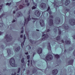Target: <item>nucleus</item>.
<instances>
[{
  "instance_id": "f257e3e1",
  "label": "nucleus",
  "mask_w": 75,
  "mask_h": 75,
  "mask_svg": "<svg viewBox=\"0 0 75 75\" xmlns=\"http://www.w3.org/2000/svg\"><path fill=\"white\" fill-rule=\"evenodd\" d=\"M48 13L50 15V17L49 18V25L50 26H52L54 28V31L56 33H57V29L59 31V35L61 34V30L59 29V27H57L55 26H54V25H53V20H52V19L53 18V16H51V11H50L48 12Z\"/></svg>"
},
{
  "instance_id": "f03ea898",
  "label": "nucleus",
  "mask_w": 75,
  "mask_h": 75,
  "mask_svg": "<svg viewBox=\"0 0 75 75\" xmlns=\"http://www.w3.org/2000/svg\"><path fill=\"white\" fill-rule=\"evenodd\" d=\"M28 15H29L28 17V19H27L26 18H25V22L24 23V24L23 25H24V26H25V25H27V24H28V21L31 20V18H30V15L31 14V10H29L28 11Z\"/></svg>"
},
{
  "instance_id": "7ed1b4c3",
  "label": "nucleus",
  "mask_w": 75,
  "mask_h": 75,
  "mask_svg": "<svg viewBox=\"0 0 75 75\" xmlns=\"http://www.w3.org/2000/svg\"><path fill=\"white\" fill-rule=\"evenodd\" d=\"M9 63L10 65L13 67H16L17 65H16L15 63V60L13 58H11L9 61Z\"/></svg>"
},
{
  "instance_id": "20e7f679",
  "label": "nucleus",
  "mask_w": 75,
  "mask_h": 75,
  "mask_svg": "<svg viewBox=\"0 0 75 75\" xmlns=\"http://www.w3.org/2000/svg\"><path fill=\"white\" fill-rule=\"evenodd\" d=\"M53 58V57H52V55L51 54H50L47 56L46 57L45 60L47 63V64H48L47 61H51Z\"/></svg>"
},
{
  "instance_id": "39448f33",
  "label": "nucleus",
  "mask_w": 75,
  "mask_h": 75,
  "mask_svg": "<svg viewBox=\"0 0 75 75\" xmlns=\"http://www.w3.org/2000/svg\"><path fill=\"white\" fill-rule=\"evenodd\" d=\"M8 35H6L5 37L4 38L5 39H6V41L7 42H9V41H11L12 40L13 38H12V37H11L10 35H9V37Z\"/></svg>"
},
{
  "instance_id": "423d86ee",
  "label": "nucleus",
  "mask_w": 75,
  "mask_h": 75,
  "mask_svg": "<svg viewBox=\"0 0 75 75\" xmlns=\"http://www.w3.org/2000/svg\"><path fill=\"white\" fill-rule=\"evenodd\" d=\"M39 70L41 71L42 72H45V70H44L43 71V70H41L40 69H38V70H37L36 69H35L34 70H33V74H34V73H35V74H37L38 73L40 74V75H41V72H37V71H39V72H40V71H39Z\"/></svg>"
},
{
  "instance_id": "0eeeda50",
  "label": "nucleus",
  "mask_w": 75,
  "mask_h": 75,
  "mask_svg": "<svg viewBox=\"0 0 75 75\" xmlns=\"http://www.w3.org/2000/svg\"><path fill=\"white\" fill-rule=\"evenodd\" d=\"M69 23L71 25H75V20L74 19H71L69 21Z\"/></svg>"
},
{
  "instance_id": "6e6552de",
  "label": "nucleus",
  "mask_w": 75,
  "mask_h": 75,
  "mask_svg": "<svg viewBox=\"0 0 75 75\" xmlns=\"http://www.w3.org/2000/svg\"><path fill=\"white\" fill-rule=\"evenodd\" d=\"M38 53L39 54L40 57H42V55L41 54L42 52V49L41 48H39L37 50Z\"/></svg>"
},
{
  "instance_id": "1a4fd4ad",
  "label": "nucleus",
  "mask_w": 75,
  "mask_h": 75,
  "mask_svg": "<svg viewBox=\"0 0 75 75\" xmlns=\"http://www.w3.org/2000/svg\"><path fill=\"white\" fill-rule=\"evenodd\" d=\"M61 19L59 18H56L55 20V24H58L60 23Z\"/></svg>"
},
{
  "instance_id": "9d476101",
  "label": "nucleus",
  "mask_w": 75,
  "mask_h": 75,
  "mask_svg": "<svg viewBox=\"0 0 75 75\" xmlns=\"http://www.w3.org/2000/svg\"><path fill=\"white\" fill-rule=\"evenodd\" d=\"M35 14L37 17H40V11H38L36 10L35 11Z\"/></svg>"
},
{
  "instance_id": "9b49d317",
  "label": "nucleus",
  "mask_w": 75,
  "mask_h": 75,
  "mask_svg": "<svg viewBox=\"0 0 75 75\" xmlns=\"http://www.w3.org/2000/svg\"><path fill=\"white\" fill-rule=\"evenodd\" d=\"M40 24L41 27H44L45 25V23L44 22V21L42 20H41L40 21Z\"/></svg>"
},
{
  "instance_id": "f8f14e48",
  "label": "nucleus",
  "mask_w": 75,
  "mask_h": 75,
  "mask_svg": "<svg viewBox=\"0 0 75 75\" xmlns=\"http://www.w3.org/2000/svg\"><path fill=\"white\" fill-rule=\"evenodd\" d=\"M58 72V71L57 69H55L53 70L52 71V74L53 75H57Z\"/></svg>"
},
{
  "instance_id": "ddd939ff",
  "label": "nucleus",
  "mask_w": 75,
  "mask_h": 75,
  "mask_svg": "<svg viewBox=\"0 0 75 75\" xmlns=\"http://www.w3.org/2000/svg\"><path fill=\"white\" fill-rule=\"evenodd\" d=\"M40 6L42 8H46V4L44 3H42L40 5Z\"/></svg>"
},
{
  "instance_id": "4468645a",
  "label": "nucleus",
  "mask_w": 75,
  "mask_h": 75,
  "mask_svg": "<svg viewBox=\"0 0 75 75\" xmlns=\"http://www.w3.org/2000/svg\"><path fill=\"white\" fill-rule=\"evenodd\" d=\"M24 40L23 41V42L22 43H21V46L22 48H23V46L24 45V42H25V39H26V37H25V34H24Z\"/></svg>"
},
{
  "instance_id": "2eb2a0df",
  "label": "nucleus",
  "mask_w": 75,
  "mask_h": 75,
  "mask_svg": "<svg viewBox=\"0 0 75 75\" xmlns=\"http://www.w3.org/2000/svg\"><path fill=\"white\" fill-rule=\"evenodd\" d=\"M17 17H21V16H23V14L21 13V11L19 12L18 13H17Z\"/></svg>"
},
{
  "instance_id": "dca6fc26",
  "label": "nucleus",
  "mask_w": 75,
  "mask_h": 75,
  "mask_svg": "<svg viewBox=\"0 0 75 75\" xmlns=\"http://www.w3.org/2000/svg\"><path fill=\"white\" fill-rule=\"evenodd\" d=\"M49 37V36H48V34H47V33H46L45 37L42 38V41L43 40H46V38H48Z\"/></svg>"
},
{
  "instance_id": "f3484780",
  "label": "nucleus",
  "mask_w": 75,
  "mask_h": 75,
  "mask_svg": "<svg viewBox=\"0 0 75 75\" xmlns=\"http://www.w3.org/2000/svg\"><path fill=\"white\" fill-rule=\"evenodd\" d=\"M6 16L5 13H2V15L0 16V20H1L3 18H4Z\"/></svg>"
},
{
  "instance_id": "a211bd4d",
  "label": "nucleus",
  "mask_w": 75,
  "mask_h": 75,
  "mask_svg": "<svg viewBox=\"0 0 75 75\" xmlns=\"http://www.w3.org/2000/svg\"><path fill=\"white\" fill-rule=\"evenodd\" d=\"M47 48L49 51H51V45H50V43L48 44Z\"/></svg>"
},
{
  "instance_id": "6ab92c4d",
  "label": "nucleus",
  "mask_w": 75,
  "mask_h": 75,
  "mask_svg": "<svg viewBox=\"0 0 75 75\" xmlns=\"http://www.w3.org/2000/svg\"><path fill=\"white\" fill-rule=\"evenodd\" d=\"M65 43L66 44L69 45V44H71V41L70 40H66L65 41Z\"/></svg>"
},
{
  "instance_id": "aec40b11",
  "label": "nucleus",
  "mask_w": 75,
  "mask_h": 75,
  "mask_svg": "<svg viewBox=\"0 0 75 75\" xmlns=\"http://www.w3.org/2000/svg\"><path fill=\"white\" fill-rule=\"evenodd\" d=\"M69 3H70V1L69 0H67L65 3V5L66 6H68Z\"/></svg>"
},
{
  "instance_id": "412c9836",
  "label": "nucleus",
  "mask_w": 75,
  "mask_h": 75,
  "mask_svg": "<svg viewBox=\"0 0 75 75\" xmlns=\"http://www.w3.org/2000/svg\"><path fill=\"white\" fill-rule=\"evenodd\" d=\"M25 5L24 4L21 5L19 6V8H20V9H22V8H23L24 7H25Z\"/></svg>"
},
{
  "instance_id": "4be33fe9",
  "label": "nucleus",
  "mask_w": 75,
  "mask_h": 75,
  "mask_svg": "<svg viewBox=\"0 0 75 75\" xmlns=\"http://www.w3.org/2000/svg\"><path fill=\"white\" fill-rule=\"evenodd\" d=\"M7 52L8 54V55H9L11 54V50L10 49H8L7 50Z\"/></svg>"
},
{
  "instance_id": "5701e85b",
  "label": "nucleus",
  "mask_w": 75,
  "mask_h": 75,
  "mask_svg": "<svg viewBox=\"0 0 75 75\" xmlns=\"http://www.w3.org/2000/svg\"><path fill=\"white\" fill-rule=\"evenodd\" d=\"M64 27L65 30H68L69 28V27H68L67 24L65 25L64 26Z\"/></svg>"
},
{
  "instance_id": "b1692460",
  "label": "nucleus",
  "mask_w": 75,
  "mask_h": 75,
  "mask_svg": "<svg viewBox=\"0 0 75 75\" xmlns=\"http://www.w3.org/2000/svg\"><path fill=\"white\" fill-rule=\"evenodd\" d=\"M73 62H74V60H71L68 62V64L72 65V64H73Z\"/></svg>"
},
{
  "instance_id": "393cba45",
  "label": "nucleus",
  "mask_w": 75,
  "mask_h": 75,
  "mask_svg": "<svg viewBox=\"0 0 75 75\" xmlns=\"http://www.w3.org/2000/svg\"><path fill=\"white\" fill-rule=\"evenodd\" d=\"M49 31H50V30L48 29V27L47 26V28L46 30L45 31V33H48V32H49Z\"/></svg>"
},
{
  "instance_id": "a878e982",
  "label": "nucleus",
  "mask_w": 75,
  "mask_h": 75,
  "mask_svg": "<svg viewBox=\"0 0 75 75\" xmlns=\"http://www.w3.org/2000/svg\"><path fill=\"white\" fill-rule=\"evenodd\" d=\"M56 40L58 41H59L60 40V36H57V37L56 38Z\"/></svg>"
},
{
  "instance_id": "bb28decb",
  "label": "nucleus",
  "mask_w": 75,
  "mask_h": 75,
  "mask_svg": "<svg viewBox=\"0 0 75 75\" xmlns=\"http://www.w3.org/2000/svg\"><path fill=\"white\" fill-rule=\"evenodd\" d=\"M20 50V47H18L16 49V51H18L19 50Z\"/></svg>"
},
{
  "instance_id": "cd10ccee",
  "label": "nucleus",
  "mask_w": 75,
  "mask_h": 75,
  "mask_svg": "<svg viewBox=\"0 0 75 75\" xmlns=\"http://www.w3.org/2000/svg\"><path fill=\"white\" fill-rule=\"evenodd\" d=\"M54 56H55L56 58L57 59H58L59 58V56L58 54L55 55Z\"/></svg>"
},
{
  "instance_id": "c85d7f7f",
  "label": "nucleus",
  "mask_w": 75,
  "mask_h": 75,
  "mask_svg": "<svg viewBox=\"0 0 75 75\" xmlns=\"http://www.w3.org/2000/svg\"><path fill=\"white\" fill-rule=\"evenodd\" d=\"M26 72H27V74H28V75H32V74H30V70H28V71H27Z\"/></svg>"
},
{
  "instance_id": "c756f323",
  "label": "nucleus",
  "mask_w": 75,
  "mask_h": 75,
  "mask_svg": "<svg viewBox=\"0 0 75 75\" xmlns=\"http://www.w3.org/2000/svg\"><path fill=\"white\" fill-rule=\"evenodd\" d=\"M20 71H21V69L20 68H19L18 69V71L17 72L18 74L20 72Z\"/></svg>"
},
{
  "instance_id": "7c9ffc66",
  "label": "nucleus",
  "mask_w": 75,
  "mask_h": 75,
  "mask_svg": "<svg viewBox=\"0 0 75 75\" xmlns=\"http://www.w3.org/2000/svg\"><path fill=\"white\" fill-rule=\"evenodd\" d=\"M21 62L23 63L24 62V58H23V59L21 60Z\"/></svg>"
},
{
  "instance_id": "2f4dec72",
  "label": "nucleus",
  "mask_w": 75,
  "mask_h": 75,
  "mask_svg": "<svg viewBox=\"0 0 75 75\" xmlns=\"http://www.w3.org/2000/svg\"><path fill=\"white\" fill-rule=\"evenodd\" d=\"M3 25V23H0V27H2Z\"/></svg>"
},
{
  "instance_id": "473e14b6",
  "label": "nucleus",
  "mask_w": 75,
  "mask_h": 75,
  "mask_svg": "<svg viewBox=\"0 0 75 75\" xmlns=\"http://www.w3.org/2000/svg\"><path fill=\"white\" fill-rule=\"evenodd\" d=\"M11 3H7L6 4V6H10V5H11Z\"/></svg>"
},
{
  "instance_id": "72a5a7b5",
  "label": "nucleus",
  "mask_w": 75,
  "mask_h": 75,
  "mask_svg": "<svg viewBox=\"0 0 75 75\" xmlns=\"http://www.w3.org/2000/svg\"><path fill=\"white\" fill-rule=\"evenodd\" d=\"M32 1H33V4L35 5V6L36 7H37V4L34 3V1H33V0Z\"/></svg>"
},
{
  "instance_id": "f704fd0d",
  "label": "nucleus",
  "mask_w": 75,
  "mask_h": 75,
  "mask_svg": "<svg viewBox=\"0 0 75 75\" xmlns=\"http://www.w3.org/2000/svg\"><path fill=\"white\" fill-rule=\"evenodd\" d=\"M3 7V4H1V5H0V12L1 11V8H2V7Z\"/></svg>"
},
{
  "instance_id": "c9c22d12",
  "label": "nucleus",
  "mask_w": 75,
  "mask_h": 75,
  "mask_svg": "<svg viewBox=\"0 0 75 75\" xmlns=\"http://www.w3.org/2000/svg\"><path fill=\"white\" fill-rule=\"evenodd\" d=\"M27 47L28 48V50H30V49L31 48V47H30V45L27 46Z\"/></svg>"
},
{
  "instance_id": "e433bc0d",
  "label": "nucleus",
  "mask_w": 75,
  "mask_h": 75,
  "mask_svg": "<svg viewBox=\"0 0 75 75\" xmlns=\"http://www.w3.org/2000/svg\"><path fill=\"white\" fill-rule=\"evenodd\" d=\"M73 50V48L71 47L69 48V51H71V50Z\"/></svg>"
},
{
  "instance_id": "4c0bfd02",
  "label": "nucleus",
  "mask_w": 75,
  "mask_h": 75,
  "mask_svg": "<svg viewBox=\"0 0 75 75\" xmlns=\"http://www.w3.org/2000/svg\"><path fill=\"white\" fill-rule=\"evenodd\" d=\"M32 10H34L36 8V7L35 6H33L32 7Z\"/></svg>"
},
{
  "instance_id": "58836bf2",
  "label": "nucleus",
  "mask_w": 75,
  "mask_h": 75,
  "mask_svg": "<svg viewBox=\"0 0 75 75\" xmlns=\"http://www.w3.org/2000/svg\"><path fill=\"white\" fill-rule=\"evenodd\" d=\"M30 56L29 55H28V56H27V59H30Z\"/></svg>"
},
{
  "instance_id": "ea45409f",
  "label": "nucleus",
  "mask_w": 75,
  "mask_h": 75,
  "mask_svg": "<svg viewBox=\"0 0 75 75\" xmlns=\"http://www.w3.org/2000/svg\"><path fill=\"white\" fill-rule=\"evenodd\" d=\"M1 48L2 49H4V45H2Z\"/></svg>"
},
{
  "instance_id": "a19ab883",
  "label": "nucleus",
  "mask_w": 75,
  "mask_h": 75,
  "mask_svg": "<svg viewBox=\"0 0 75 75\" xmlns=\"http://www.w3.org/2000/svg\"><path fill=\"white\" fill-rule=\"evenodd\" d=\"M38 42H39V40H38V41H36L35 42V44H39V43H38Z\"/></svg>"
},
{
  "instance_id": "79ce46f5",
  "label": "nucleus",
  "mask_w": 75,
  "mask_h": 75,
  "mask_svg": "<svg viewBox=\"0 0 75 75\" xmlns=\"http://www.w3.org/2000/svg\"><path fill=\"white\" fill-rule=\"evenodd\" d=\"M50 9V6H49L47 9V11H49Z\"/></svg>"
},
{
  "instance_id": "37998d69",
  "label": "nucleus",
  "mask_w": 75,
  "mask_h": 75,
  "mask_svg": "<svg viewBox=\"0 0 75 75\" xmlns=\"http://www.w3.org/2000/svg\"><path fill=\"white\" fill-rule=\"evenodd\" d=\"M3 1V0H0V4H1V3H2Z\"/></svg>"
},
{
  "instance_id": "c03bdc74",
  "label": "nucleus",
  "mask_w": 75,
  "mask_h": 75,
  "mask_svg": "<svg viewBox=\"0 0 75 75\" xmlns=\"http://www.w3.org/2000/svg\"><path fill=\"white\" fill-rule=\"evenodd\" d=\"M27 6H29L30 5V3H27L26 4Z\"/></svg>"
},
{
  "instance_id": "a18cd8bd",
  "label": "nucleus",
  "mask_w": 75,
  "mask_h": 75,
  "mask_svg": "<svg viewBox=\"0 0 75 75\" xmlns=\"http://www.w3.org/2000/svg\"><path fill=\"white\" fill-rule=\"evenodd\" d=\"M66 11H69V9H66Z\"/></svg>"
},
{
  "instance_id": "49530a36",
  "label": "nucleus",
  "mask_w": 75,
  "mask_h": 75,
  "mask_svg": "<svg viewBox=\"0 0 75 75\" xmlns=\"http://www.w3.org/2000/svg\"><path fill=\"white\" fill-rule=\"evenodd\" d=\"M3 33H2L0 31V35H3Z\"/></svg>"
},
{
  "instance_id": "de8ad7c7",
  "label": "nucleus",
  "mask_w": 75,
  "mask_h": 75,
  "mask_svg": "<svg viewBox=\"0 0 75 75\" xmlns=\"http://www.w3.org/2000/svg\"><path fill=\"white\" fill-rule=\"evenodd\" d=\"M29 1L28 0H25V3H28V2Z\"/></svg>"
},
{
  "instance_id": "09e8293b",
  "label": "nucleus",
  "mask_w": 75,
  "mask_h": 75,
  "mask_svg": "<svg viewBox=\"0 0 75 75\" xmlns=\"http://www.w3.org/2000/svg\"><path fill=\"white\" fill-rule=\"evenodd\" d=\"M32 19L33 20H36V19H37V18H32Z\"/></svg>"
},
{
  "instance_id": "8fccbe9b",
  "label": "nucleus",
  "mask_w": 75,
  "mask_h": 75,
  "mask_svg": "<svg viewBox=\"0 0 75 75\" xmlns=\"http://www.w3.org/2000/svg\"><path fill=\"white\" fill-rule=\"evenodd\" d=\"M60 47L62 50V52H63V49L62 48V46L61 45L60 46Z\"/></svg>"
},
{
  "instance_id": "3c124183",
  "label": "nucleus",
  "mask_w": 75,
  "mask_h": 75,
  "mask_svg": "<svg viewBox=\"0 0 75 75\" xmlns=\"http://www.w3.org/2000/svg\"><path fill=\"white\" fill-rule=\"evenodd\" d=\"M25 54H26V55H28V52H27L26 53H25Z\"/></svg>"
},
{
  "instance_id": "603ef678",
  "label": "nucleus",
  "mask_w": 75,
  "mask_h": 75,
  "mask_svg": "<svg viewBox=\"0 0 75 75\" xmlns=\"http://www.w3.org/2000/svg\"><path fill=\"white\" fill-rule=\"evenodd\" d=\"M20 37H21V38H23V35H21V36Z\"/></svg>"
},
{
  "instance_id": "864d4df0",
  "label": "nucleus",
  "mask_w": 75,
  "mask_h": 75,
  "mask_svg": "<svg viewBox=\"0 0 75 75\" xmlns=\"http://www.w3.org/2000/svg\"><path fill=\"white\" fill-rule=\"evenodd\" d=\"M62 43H64V40H62Z\"/></svg>"
},
{
  "instance_id": "5fc2aeb1",
  "label": "nucleus",
  "mask_w": 75,
  "mask_h": 75,
  "mask_svg": "<svg viewBox=\"0 0 75 75\" xmlns=\"http://www.w3.org/2000/svg\"><path fill=\"white\" fill-rule=\"evenodd\" d=\"M16 21L14 20H13L12 21V23H14V22H15Z\"/></svg>"
},
{
  "instance_id": "6e6d98bb",
  "label": "nucleus",
  "mask_w": 75,
  "mask_h": 75,
  "mask_svg": "<svg viewBox=\"0 0 75 75\" xmlns=\"http://www.w3.org/2000/svg\"><path fill=\"white\" fill-rule=\"evenodd\" d=\"M15 13H16V11H13V14H15Z\"/></svg>"
},
{
  "instance_id": "4d7b16f0",
  "label": "nucleus",
  "mask_w": 75,
  "mask_h": 75,
  "mask_svg": "<svg viewBox=\"0 0 75 75\" xmlns=\"http://www.w3.org/2000/svg\"><path fill=\"white\" fill-rule=\"evenodd\" d=\"M45 34H43L42 35V37H44V36H45Z\"/></svg>"
},
{
  "instance_id": "13d9d810",
  "label": "nucleus",
  "mask_w": 75,
  "mask_h": 75,
  "mask_svg": "<svg viewBox=\"0 0 75 75\" xmlns=\"http://www.w3.org/2000/svg\"><path fill=\"white\" fill-rule=\"evenodd\" d=\"M34 54H35V52L33 53V57H34Z\"/></svg>"
},
{
  "instance_id": "bf43d9fd",
  "label": "nucleus",
  "mask_w": 75,
  "mask_h": 75,
  "mask_svg": "<svg viewBox=\"0 0 75 75\" xmlns=\"http://www.w3.org/2000/svg\"><path fill=\"white\" fill-rule=\"evenodd\" d=\"M73 38H74L75 39V35L74 36H73Z\"/></svg>"
},
{
  "instance_id": "052dcab7",
  "label": "nucleus",
  "mask_w": 75,
  "mask_h": 75,
  "mask_svg": "<svg viewBox=\"0 0 75 75\" xmlns=\"http://www.w3.org/2000/svg\"><path fill=\"white\" fill-rule=\"evenodd\" d=\"M21 33H23V30H21Z\"/></svg>"
},
{
  "instance_id": "680f3d73",
  "label": "nucleus",
  "mask_w": 75,
  "mask_h": 75,
  "mask_svg": "<svg viewBox=\"0 0 75 75\" xmlns=\"http://www.w3.org/2000/svg\"><path fill=\"white\" fill-rule=\"evenodd\" d=\"M23 28H24V27L23 26L22 27V30H24V29Z\"/></svg>"
},
{
  "instance_id": "e2e57ef3",
  "label": "nucleus",
  "mask_w": 75,
  "mask_h": 75,
  "mask_svg": "<svg viewBox=\"0 0 75 75\" xmlns=\"http://www.w3.org/2000/svg\"><path fill=\"white\" fill-rule=\"evenodd\" d=\"M28 62H30V60H28Z\"/></svg>"
},
{
  "instance_id": "0e129e2a",
  "label": "nucleus",
  "mask_w": 75,
  "mask_h": 75,
  "mask_svg": "<svg viewBox=\"0 0 75 75\" xmlns=\"http://www.w3.org/2000/svg\"><path fill=\"white\" fill-rule=\"evenodd\" d=\"M67 52V50H65V52Z\"/></svg>"
},
{
  "instance_id": "69168bd1",
  "label": "nucleus",
  "mask_w": 75,
  "mask_h": 75,
  "mask_svg": "<svg viewBox=\"0 0 75 75\" xmlns=\"http://www.w3.org/2000/svg\"><path fill=\"white\" fill-rule=\"evenodd\" d=\"M28 66H29V65H30V64L29 63H28Z\"/></svg>"
},
{
  "instance_id": "338daca9",
  "label": "nucleus",
  "mask_w": 75,
  "mask_h": 75,
  "mask_svg": "<svg viewBox=\"0 0 75 75\" xmlns=\"http://www.w3.org/2000/svg\"><path fill=\"white\" fill-rule=\"evenodd\" d=\"M35 21H33V23H35Z\"/></svg>"
},
{
  "instance_id": "774afa93",
  "label": "nucleus",
  "mask_w": 75,
  "mask_h": 75,
  "mask_svg": "<svg viewBox=\"0 0 75 75\" xmlns=\"http://www.w3.org/2000/svg\"><path fill=\"white\" fill-rule=\"evenodd\" d=\"M31 64H32V60H31Z\"/></svg>"
}]
</instances>
